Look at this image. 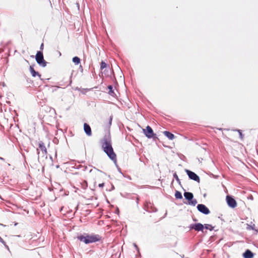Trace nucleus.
I'll return each mask as SVG.
<instances>
[{"instance_id":"28","label":"nucleus","mask_w":258,"mask_h":258,"mask_svg":"<svg viewBox=\"0 0 258 258\" xmlns=\"http://www.w3.org/2000/svg\"><path fill=\"white\" fill-rule=\"evenodd\" d=\"M134 246L136 248H138L136 244H134Z\"/></svg>"},{"instance_id":"7","label":"nucleus","mask_w":258,"mask_h":258,"mask_svg":"<svg viewBox=\"0 0 258 258\" xmlns=\"http://www.w3.org/2000/svg\"><path fill=\"white\" fill-rule=\"evenodd\" d=\"M186 172L189 178L198 182L200 181L199 177L195 173L188 170H186Z\"/></svg>"},{"instance_id":"27","label":"nucleus","mask_w":258,"mask_h":258,"mask_svg":"<svg viewBox=\"0 0 258 258\" xmlns=\"http://www.w3.org/2000/svg\"><path fill=\"white\" fill-rule=\"evenodd\" d=\"M37 153H38V154H39L40 152H39V149H37Z\"/></svg>"},{"instance_id":"11","label":"nucleus","mask_w":258,"mask_h":258,"mask_svg":"<svg viewBox=\"0 0 258 258\" xmlns=\"http://www.w3.org/2000/svg\"><path fill=\"white\" fill-rule=\"evenodd\" d=\"M184 196L185 198L188 201L191 200L194 198L193 194L190 192H185L184 193Z\"/></svg>"},{"instance_id":"4","label":"nucleus","mask_w":258,"mask_h":258,"mask_svg":"<svg viewBox=\"0 0 258 258\" xmlns=\"http://www.w3.org/2000/svg\"><path fill=\"white\" fill-rule=\"evenodd\" d=\"M143 132L145 136L149 139L154 138V137L156 135L154 133L152 128L149 125H148L146 128L143 129Z\"/></svg>"},{"instance_id":"12","label":"nucleus","mask_w":258,"mask_h":258,"mask_svg":"<svg viewBox=\"0 0 258 258\" xmlns=\"http://www.w3.org/2000/svg\"><path fill=\"white\" fill-rule=\"evenodd\" d=\"M30 71L33 77H36V76H37L39 78H40L41 75L37 72H36L34 70V68L31 66H30Z\"/></svg>"},{"instance_id":"14","label":"nucleus","mask_w":258,"mask_h":258,"mask_svg":"<svg viewBox=\"0 0 258 258\" xmlns=\"http://www.w3.org/2000/svg\"><path fill=\"white\" fill-rule=\"evenodd\" d=\"M39 148L41 149L42 152L43 154H46V149L44 145V143L42 142H41L39 144Z\"/></svg>"},{"instance_id":"16","label":"nucleus","mask_w":258,"mask_h":258,"mask_svg":"<svg viewBox=\"0 0 258 258\" xmlns=\"http://www.w3.org/2000/svg\"><path fill=\"white\" fill-rule=\"evenodd\" d=\"M73 61L77 65L80 62V59L77 56H75L73 58Z\"/></svg>"},{"instance_id":"21","label":"nucleus","mask_w":258,"mask_h":258,"mask_svg":"<svg viewBox=\"0 0 258 258\" xmlns=\"http://www.w3.org/2000/svg\"><path fill=\"white\" fill-rule=\"evenodd\" d=\"M106 67V63L105 62L102 61L101 63L100 68L101 70L105 68Z\"/></svg>"},{"instance_id":"5","label":"nucleus","mask_w":258,"mask_h":258,"mask_svg":"<svg viewBox=\"0 0 258 258\" xmlns=\"http://www.w3.org/2000/svg\"><path fill=\"white\" fill-rule=\"evenodd\" d=\"M197 209L199 212L205 215H208L210 213L209 209L203 204L198 205Z\"/></svg>"},{"instance_id":"29","label":"nucleus","mask_w":258,"mask_h":258,"mask_svg":"<svg viewBox=\"0 0 258 258\" xmlns=\"http://www.w3.org/2000/svg\"><path fill=\"white\" fill-rule=\"evenodd\" d=\"M0 159L2 160H4V159L2 157H0Z\"/></svg>"},{"instance_id":"3","label":"nucleus","mask_w":258,"mask_h":258,"mask_svg":"<svg viewBox=\"0 0 258 258\" xmlns=\"http://www.w3.org/2000/svg\"><path fill=\"white\" fill-rule=\"evenodd\" d=\"M36 60L41 67H45L46 66V62L44 59L43 53L40 51H38L36 53Z\"/></svg>"},{"instance_id":"24","label":"nucleus","mask_w":258,"mask_h":258,"mask_svg":"<svg viewBox=\"0 0 258 258\" xmlns=\"http://www.w3.org/2000/svg\"><path fill=\"white\" fill-rule=\"evenodd\" d=\"M104 186V183H101L99 184V187H103Z\"/></svg>"},{"instance_id":"23","label":"nucleus","mask_w":258,"mask_h":258,"mask_svg":"<svg viewBox=\"0 0 258 258\" xmlns=\"http://www.w3.org/2000/svg\"><path fill=\"white\" fill-rule=\"evenodd\" d=\"M0 242H1L3 244H4L5 245H6V246H7L6 244V243L4 241V240L0 237Z\"/></svg>"},{"instance_id":"20","label":"nucleus","mask_w":258,"mask_h":258,"mask_svg":"<svg viewBox=\"0 0 258 258\" xmlns=\"http://www.w3.org/2000/svg\"><path fill=\"white\" fill-rule=\"evenodd\" d=\"M173 177L175 179V180L178 182L179 184H180V181L176 173L173 174Z\"/></svg>"},{"instance_id":"26","label":"nucleus","mask_w":258,"mask_h":258,"mask_svg":"<svg viewBox=\"0 0 258 258\" xmlns=\"http://www.w3.org/2000/svg\"><path fill=\"white\" fill-rule=\"evenodd\" d=\"M43 44L42 43V44L41 45L40 48H41V49H42V48H43Z\"/></svg>"},{"instance_id":"6","label":"nucleus","mask_w":258,"mask_h":258,"mask_svg":"<svg viewBox=\"0 0 258 258\" xmlns=\"http://www.w3.org/2000/svg\"><path fill=\"white\" fill-rule=\"evenodd\" d=\"M226 201L228 205L231 208H234L237 206L236 201L229 196L226 197Z\"/></svg>"},{"instance_id":"15","label":"nucleus","mask_w":258,"mask_h":258,"mask_svg":"<svg viewBox=\"0 0 258 258\" xmlns=\"http://www.w3.org/2000/svg\"><path fill=\"white\" fill-rule=\"evenodd\" d=\"M175 197L177 199H181L182 198L181 193L178 191H176L175 194Z\"/></svg>"},{"instance_id":"9","label":"nucleus","mask_w":258,"mask_h":258,"mask_svg":"<svg viewBox=\"0 0 258 258\" xmlns=\"http://www.w3.org/2000/svg\"><path fill=\"white\" fill-rule=\"evenodd\" d=\"M84 129L85 132L88 136H90L91 135V129L89 124L85 123L84 124Z\"/></svg>"},{"instance_id":"18","label":"nucleus","mask_w":258,"mask_h":258,"mask_svg":"<svg viewBox=\"0 0 258 258\" xmlns=\"http://www.w3.org/2000/svg\"><path fill=\"white\" fill-rule=\"evenodd\" d=\"M188 204L190 205L195 206L197 204V201L196 199H192L188 202Z\"/></svg>"},{"instance_id":"22","label":"nucleus","mask_w":258,"mask_h":258,"mask_svg":"<svg viewBox=\"0 0 258 258\" xmlns=\"http://www.w3.org/2000/svg\"><path fill=\"white\" fill-rule=\"evenodd\" d=\"M235 131H237V132H238L240 139H243V135L242 134L241 130H236Z\"/></svg>"},{"instance_id":"8","label":"nucleus","mask_w":258,"mask_h":258,"mask_svg":"<svg viewBox=\"0 0 258 258\" xmlns=\"http://www.w3.org/2000/svg\"><path fill=\"white\" fill-rule=\"evenodd\" d=\"M190 228L191 229H194L196 231H203V229L204 228V226L203 224L201 223H196L194 224H191L190 225Z\"/></svg>"},{"instance_id":"10","label":"nucleus","mask_w":258,"mask_h":258,"mask_svg":"<svg viewBox=\"0 0 258 258\" xmlns=\"http://www.w3.org/2000/svg\"><path fill=\"white\" fill-rule=\"evenodd\" d=\"M243 256L244 258H252L253 253L249 249H247L243 253Z\"/></svg>"},{"instance_id":"17","label":"nucleus","mask_w":258,"mask_h":258,"mask_svg":"<svg viewBox=\"0 0 258 258\" xmlns=\"http://www.w3.org/2000/svg\"><path fill=\"white\" fill-rule=\"evenodd\" d=\"M108 89L109 90V92L108 93L111 95V96H114V92L113 90V87H112V86L110 85L108 87Z\"/></svg>"},{"instance_id":"13","label":"nucleus","mask_w":258,"mask_h":258,"mask_svg":"<svg viewBox=\"0 0 258 258\" xmlns=\"http://www.w3.org/2000/svg\"><path fill=\"white\" fill-rule=\"evenodd\" d=\"M163 134L169 140H172L174 138V135L173 134H172L168 131H164L163 132Z\"/></svg>"},{"instance_id":"19","label":"nucleus","mask_w":258,"mask_h":258,"mask_svg":"<svg viewBox=\"0 0 258 258\" xmlns=\"http://www.w3.org/2000/svg\"><path fill=\"white\" fill-rule=\"evenodd\" d=\"M204 227L207 229L210 230V231H212L213 229V227L211 225L209 224H205Z\"/></svg>"},{"instance_id":"2","label":"nucleus","mask_w":258,"mask_h":258,"mask_svg":"<svg viewBox=\"0 0 258 258\" xmlns=\"http://www.w3.org/2000/svg\"><path fill=\"white\" fill-rule=\"evenodd\" d=\"M79 240L86 244H89L98 241L100 237L98 235L84 234L78 237Z\"/></svg>"},{"instance_id":"1","label":"nucleus","mask_w":258,"mask_h":258,"mask_svg":"<svg viewBox=\"0 0 258 258\" xmlns=\"http://www.w3.org/2000/svg\"><path fill=\"white\" fill-rule=\"evenodd\" d=\"M101 144L104 152L106 153L110 159L115 162L116 161V155L112 147L109 134H106L104 136L101 141Z\"/></svg>"},{"instance_id":"25","label":"nucleus","mask_w":258,"mask_h":258,"mask_svg":"<svg viewBox=\"0 0 258 258\" xmlns=\"http://www.w3.org/2000/svg\"><path fill=\"white\" fill-rule=\"evenodd\" d=\"M111 121H112V118H111V117H110V121H109V124H111Z\"/></svg>"}]
</instances>
